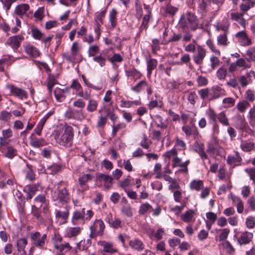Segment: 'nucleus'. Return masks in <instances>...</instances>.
I'll return each mask as SVG.
<instances>
[{
	"mask_svg": "<svg viewBox=\"0 0 255 255\" xmlns=\"http://www.w3.org/2000/svg\"><path fill=\"white\" fill-rule=\"evenodd\" d=\"M52 135L60 145L69 147L72 144L74 130L71 126L66 125L62 128L55 129Z\"/></svg>",
	"mask_w": 255,
	"mask_h": 255,
	"instance_id": "f257e3e1",
	"label": "nucleus"
},
{
	"mask_svg": "<svg viewBox=\"0 0 255 255\" xmlns=\"http://www.w3.org/2000/svg\"><path fill=\"white\" fill-rule=\"evenodd\" d=\"M197 16L193 13L187 11L183 15L179 22L180 27L183 30L190 28L192 31H195L198 28V24L196 23Z\"/></svg>",
	"mask_w": 255,
	"mask_h": 255,
	"instance_id": "f03ea898",
	"label": "nucleus"
},
{
	"mask_svg": "<svg viewBox=\"0 0 255 255\" xmlns=\"http://www.w3.org/2000/svg\"><path fill=\"white\" fill-rule=\"evenodd\" d=\"M53 199L60 203H68L70 201V194L67 188L58 187L53 193Z\"/></svg>",
	"mask_w": 255,
	"mask_h": 255,
	"instance_id": "7ed1b4c3",
	"label": "nucleus"
},
{
	"mask_svg": "<svg viewBox=\"0 0 255 255\" xmlns=\"http://www.w3.org/2000/svg\"><path fill=\"white\" fill-rule=\"evenodd\" d=\"M30 239L32 244L35 247L40 249L43 248L45 245V242L47 240V235L44 234L42 236L38 232L31 233Z\"/></svg>",
	"mask_w": 255,
	"mask_h": 255,
	"instance_id": "20e7f679",
	"label": "nucleus"
},
{
	"mask_svg": "<svg viewBox=\"0 0 255 255\" xmlns=\"http://www.w3.org/2000/svg\"><path fill=\"white\" fill-rule=\"evenodd\" d=\"M235 37L241 46H247L252 44V40L249 37L246 30L239 31L235 34Z\"/></svg>",
	"mask_w": 255,
	"mask_h": 255,
	"instance_id": "39448f33",
	"label": "nucleus"
},
{
	"mask_svg": "<svg viewBox=\"0 0 255 255\" xmlns=\"http://www.w3.org/2000/svg\"><path fill=\"white\" fill-rule=\"evenodd\" d=\"M23 39V36L20 35L11 36L7 39L5 44L9 46L15 51L19 48L21 41Z\"/></svg>",
	"mask_w": 255,
	"mask_h": 255,
	"instance_id": "423d86ee",
	"label": "nucleus"
},
{
	"mask_svg": "<svg viewBox=\"0 0 255 255\" xmlns=\"http://www.w3.org/2000/svg\"><path fill=\"white\" fill-rule=\"evenodd\" d=\"M206 55V49L201 46L198 45L197 47L196 52L193 56L194 62L197 65L202 64Z\"/></svg>",
	"mask_w": 255,
	"mask_h": 255,
	"instance_id": "0eeeda50",
	"label": "nucleus"
},
{
	"mask_svg": "<svg viewBox=\"0 0 255 255\" xmlns=\"http://www.w3.org/2000/svg\"><path fill=\"white\" fill-rule=\"evenodd\" d=\"M6 88L12 95L20 99H26L27 98V93L22 89L17 88L12 85H8L6 86Z\"/></svg>",
	"mask_w": 255,
	"mask_h": 255,
	"instance_id": "6e6552de",
	"label": "nucleus"
},
{
	"mask_svg": "<svg viewBox=\"0 0 255 255\" xmlns=\"http://www.w3.org/2000/svg\"><path fill=\"white\" fill-rule=\"evenodd\" d=\"M99 246H101L103 247V252L113 254L118 252L117 249L115 247L114 244L110 242H107L105 241H100L98 242Z\"/></svg>",
	"mask_w": 255,
	"mask_h": 255,
	"instance_id": "1a4fd4ad",
	"label": "nucleus"
},
{
	"mask_svg": "<svg viewBox=\"0 0 255 255\" xmlns=\"http://www.w3.org/2000/svg\"><path fill=\"white\" fill-rule=\"evenodd\" d=\"M244 14L242 12H233L230 13L231 19L238 22L239 24L245 28L248 25L247 20L243 17Z\"/></svg>",
	"mask_w": 255,
	"mask_h": 255,
	"instance_id": "9d476101",
	"label": "nucleus"
},
{
	"mask_svg": "<svg viewBox=\"0 0 255 255\" xmlns=\"http://www.w3.org/2000/svg\"><path fill=\"white\" fill-rule=\"evenodd\" d=\"M97 180L101 182H104V186L107 188L112 187L113 178L112 176L103 173H98L97 175Z\"/></svg>",
	"mask_w": 255,
	"mask_h": 255,
	"instance_id": "9b49d317",
	"label": "nucleus"
},
{
	"mask_svg": "<svg viewBox=\"0 0 255 255\" xmlns=\"http://www.w3.org/2000/svg\"><path fill=\"white\" fill-rule=\"evenodd\" d=\"M128 245L132 250L138 252H141L144 249L143 243L138 239H134L130 240Z\"/></svg>",
	"mask_w": 255,
	"mask_h": 255,
	"instance_id": "f8f14e48",
	"label": "nucleus"
},
{
	"mask_svg": "<svg viewBox=\"0 0 255 255\" xmlns=\"http://www.w3.org/2000/svg\"><path fill=\"white\" fill-rule=\"evenodd\" d=\"M38 184L28 185L25 186L24 191L26 193V200H30L38 190Z\"/></svg>",
	"mask_w": 255,
	"mask_h": 255,
	"instance_id": "ddd939ff",
	"label": "nucleus"
},
{
	"mask_svg": "<svg viewBox=\"0 0 255 255\" xmlns=\"http://www.w3.org/2000/svg\"><path fill=\"white\" fill-rule=\"evenodd\" d=\"M235 127L239 129H246L248 127V124L246 122L244 116L237 115L235 117Z\"/></svg>",
	"mask_w": 255,
	"mask_h": 255,
	"instance_id": "4468645a",
	"label": "nucleus"
},
{
	"mask_svg": "<svg viewBox=\"0 0 255 255\" xmlns=\"http://www.w3.org/2000/svg\"><path fill=\"white\" fill-rule=\"evenodd\" d=\"M211 94L212 95V97L210 99L211 100L218 99L220 97L225 95L226 92L224 89H222L221 87L215 85L212 87Z\"/></svg>",
	"mask_w": 255,
	"mask_h": 255,
	"instance_id": "2eb2a0df",
	"label": "nucleus"
},
{
	"mask_svg": "<svg viewBox=\"0 0 255 255\" xmlns=\"http://www.w3.org/2000/svg\"><path fill=\"white\" fill-rule=\"evenodd\" d=\"M25 53L33 58H36L40 55V52L37 48L31 44H27L24 47Z\"/></svg>",
	"mask_w": 255,
	"mask_h": 255,
	"instance_id": "dca6fc26",
	"label": "nucleus"
},
{
	"mask_svg": "<svg viewBox=\"0 0 255 255\" xmlns=\"http://www.w3.org/2000/svg\"><path fill=\"white\" fill-rule=\"evenodd\" d=\"M253 237L252 233L245 232L242 234L241 237L238 239V242L240 245H246L249 244Z\"/></svg>",
	"mask_w": 255,
	"mask_h": 255,
	"instance_id": "f3484780",
	"label": "nucleus"
},
{
	"mask_svg": "<svg viewBox=\"0 0 255 255\" xmlns=\"http://www.w3.org/2000/svg\"><path fill=\"white\" fill-rule=\"evenodd\" d=\"M85 210L83 208L81 211H75L73 214L72 222L73 224H77L78 220L85 219Z\"/></svg>",
	"mask_w": 255,
	"mask_h": 255,
	"instance_id": "a211bd4d",
	"label": "nucleus"
},
{
	"mask_svg": "<svg viewBox=\"0 0 255 255\" xmlns=\"http://www.w3.org/2000/svg\"><path fill=\"white\" fill-rule=\"evenodd\" d=\"M155 97L156 99H151V101L148 104V108L150 110H152L157 107L161 108L163 105V103L161 100L162 98L160 97V95L156 93L155 94Z\"/></svg>",
	"mask_w": 255,
	"mask_h": 255,
	"instance_id": "6ab92c4d",
	"label": "nucleus"
},
{
	"mask_svg": "<svg viewBox=\"0 0 255 255\" xmlns=\"http://www.w3.org/2000/svg\"><path fill=\"white\" fill-rule=\"evenodd\" d=\"M5 157L12 159L14 156H15L17 154V150L12 146L9 145L7 146L5 150L3 148V152H2Z\"/></svg>",
	"mask_w": 255,
	"mask_h": 255,
	"instance_id": "aec40b11",
	"label": "nucleus"
},
{
	"mask_svg": "<svg viewBox=\"0 0 255 255\" xmlns=\"http://www.w3.org/2000/svg\"><path fill=\"white\" fill-rule=\"evenodd\" d=\"M68 90L67 89H61L59 88H56L54 91V96L57 101L62 102L63 101L65 97V92Z\"/></svg>",
	"mask_w": 255,
	"mask_h": 255,
	"instance_id": "412c9836",
	"label": "nucleus"
},
{
	"mask_svg": "<svg viewBox=\"0 0 255 255\" xmlns=\"http://www.w3.org/2000/svg\"><path fill=\"white\" fill-rule=\"evenodd\" d=\"M126 72L128 77H130L131 79L134 80L140 78L142 76L141 73L134 68L127 70Z\"/></svg>",
	"mask_w": 255,
	"mask_h": 255,
	"instance_id": "4be33fe9",
	"label": "nucleus"
},
{
	"mask_svg": "<svg viewBox=\"0 0 255 255\" xmlns=\"http://www.w3.org/2000/svg\"><path fill=\"white\" fill-rule=\"evenodd\" d=\"M147 63V76L150 77L152 73V71L157 65V61L155 59H150L146 61Z\"/></svg>",
	"mask_w": 255,
	"mask_h": 255,
	"instance_id": "5701e85b",
	"label": "nucleus"
},
{
	"mask_svg": "<svg viewBox=\"0 0 255 255\" xmlns=\"http://www.w3.org/2000/svg\"><path fill=\"white\" fill-rule=\"evenodd\" d=\"M219 145L215 140H213L208 143L207 152L211 154H214L218 152Z\"/></svg>",
	"mask_w": 255,
	"mask_h": 255,
	"instance_id": "b1692460",
	"label": "nucleus"
},
{
	"mask_svg": "<svg viewBox=\"0 0 255 255\" xmlns=\"http://www.w3.org/2000/svg\"><path fill=\"white\" fill-rule=\"evenodd\" d=\"M27 244V241L25 238H20L17 241L16 247L17 251L19 253L25 254V248Z\"/></svg>",
	"mask_w": 255,
	"mask_h": 255,
	"instance_id": "393cba45",
	"label": "nucleus"
},
{
	"mask_svg": "<svg viewBox=\"0 0 255 255\" xmlns=\"http://www.w3.org/2000/svg\"><path fill=\"white\" fill-rule=\"evenodd\" d=\"M242 159L238 152H236L234 155H229L227 159V163L230 165L236 164L240 162Z\"/></svg>",
	"mask_w": 255,
	"mask_h": 255,
	"instance_id": "a878e982",
	"label": "nucleus"
},
{
	"mask_svg": "<svg viewBox=\"0 0 255 255\" xmlns=\"http://www.w3.org/2000/svg\"><path fill=\"white\" fill-rule=\"evenodd\" d=\"M240 147L244 152H249L255 148V143L251 141H244L242 142Z\"/></svg>",
	"mask_w": 255,
	"mask_h": 255,
	"instance_id": "bb28decb",
	"label": "nucleus"
},
{
	"mask_svg": "<svg viewBox=\"0 0 255 255\" xmlns=\"http://www.w3.org/2000/svg\"><path fill=\"white\" fill-rule=\"evenodd\" d=\"M204 184L202 180H193L190 183V188L191 190H195L196 191H199L203 188Z\"/></svg>",
	"mask_w": 255,
	"mask_h": 255,
	"instance_id": "cd10ccee",
	"label": "nucleus"
},
{
	"mask_svg": "<svg viewBox=\"0 0 255 255\" xmlns=\"http://www.w3.org/2000/svg\"><path fill=\"white\" fill-rule=\"evenodd\" d=\"M82 228L80 227L70 228L67 231V236L69 238H75L80 234Z\"/></svg>",
	"mask_w": 255,
	"mask_h": 255,
	"instance_id": "c85d7f7f",
	"label": "nucleus"
},
{
	"mask_svg": "<svg viewBox=\"0 0 255 255\" xmlns=\"http://www.w3.org/2000/svg\"><path fill=\"white\" fill-rule=\"evenodd\" d=\"M227 34V32H225L221 33L217 37V43L218 45L223 46H226L228 45L229 42L228 40Z\"/></svg>",
	"mask_w": 255,
	"mask_h": 255,
	"instance_id": "c756f323",
	"label": "nucleus"
},
{
	"mask_svg": "<svg viewBox=\"0 0 255 255\" xmlns=\"http://www.w3.org/2000/svg\"><path fill=\"white\" fill-rule=\"evenodd\" d=\"M66 117L68 118H73L77 120H81L83 119V116L81 115L80 111L76 110H71L69 112L66 113Z\"/></svg>",
	"mask_w": 255,
	"mask_h": 255,
	"instance_id": "7c9ffc66",
	"label": "nucleus"
},
{
	"mask_svg": "<svg viewBox=\"0 0 255 255\" xmlns=\"http://www.w3.org/2000/svg\"><path fill=\"white\" fill-rule=\"evenodd\" d=\"M194 149L195 151L199 154L203 160L207 158V155L204 150L203 144L197 143L195 145Z\"/></svg>",
	"mask_w": 255,
	"mask_h": 255,
	"instance_id": "2f4dec72",
	"label": "nucleus"
},
{
	"mask_svg": "<svg viewBox=\"0 0 255 255\" xmlns=\"http://www.w3.org/2000/svg\"><path fill=\"white\" fill-rule=\"evenodd\" d=\"M217 119L218 121L224 126L228 127L230 125L229 119L224 111H222L218 114Z\"/></svg>",
	"mask_w": 255,
	"mask_h": 255,
	"instance_id": "473e14b6",
	"label": "nucleus"
},
{
	"mask_svg": "<svg viewBox=\"0 0 255 255\" xmlns=\"http://www.w3.org/2000/svg\"><path fill=\"white\" fill-rule=\"evenodd\" d=\"M182 130L185 133L186 137H189L194 134V131L197 134L198 131L196 127H191L188 125L183 126L182 127Z\"/></svg>",
	"mask_w": 255,
	"mask_h": 255,
	"instance_id": "72a5a7b5",
	"label": "nucleus"
},
{
	"mask_svg": "<svg viewBox=\"0 0 255 255\" xmlns=\"http://www.w3.org/2000/svg\"><path fill=\"white\" fill-rule=\"evenodd\" d=\"M29 9V6L28 4H21L15 7V12L17 15H21L25 14Z\"/></svg>",
	"mask_w": 255,
	"mask_h": 255,
	"instance_id": "f704fd0d",
	"label": "nucleus"
},
{
	"mask_svg": "<svg viewBox=\"0 0 255 255\" xmlns=\"http://www.w3.org/2000/svg\"><path fill=\"white\" fill-rule=\"evenodd\" d=\"M117 11L115 9H112L109 14V20L112 28H114L117 24Z\"/></svg>",
	"mask_w": 255,
	"mask_h": 255,
	"instance_id": "c9c22d12",
	"label": "nucleus"
},
{
	"mask_svg": "<svg viewBox=\"0 0 255 255\" xmlns=\"http://www.w3.org/2000/svg\"><path fill=\"white\" fill-rule=\"evenodd\" d=\"M232 200L235 204H237V212L240 214L242 213L244 211V203L241 199L237 196H234L232 197Z\"/></svg>",
	"mask_w": 255,
	"mask_h": 255,
	"instance_id": "e433bc0d",
	"label": "nucleus"
},
{
	"mask_svg": "<svg viewBox=\"0 0 255 255\" xmlns=\"http://www.w3.org/2000/svg\"><path fill=\"white\" fill-rule=\"evenodd\" d=\"M146 86H147V82L145 80H142L138 83L136 85L131 87V90L132 91L138 93L145 88Z\"/></svg>",
	"mask_w": 255,
	"mask_h": 255,
	"instance_id": "4c0bfd02",
	"label": "nucleus"
},
{
	"mask_svg": "<svg viewBox=\"0 0 255 255\" xmlns=\"http://www.w3.org/2000/svg\"><path fill=\"white\" fill-rule=\"evenodd\" d=\"M255 1H251L250 2L242 3L240 5V8L244 14L248 11L250 8L255 6Z\"/></svg>",
	"mask_w": 255,
	"mask_h": 255,
	"instance_id": "58836bf2",
	"label": "nucleus"
},
{
	"mask_svg": "<svg viewBox=\"0 0 255 255\" xmlns=\"http://www.w3.org/2000/svg\"><path fill=\"white\" fill-rule=\"evenodd\" d=\"M151 143V141L148 139L146 134L145 133H143L142 139L139 143L140 145L145 149H148Z\"/></svg>",
	"mask_w": 255,
	"mask_h": 255,
	"instance_id": "ea45409f",
	"label": "nucleus"
},
{
	"mask_svg": "<svg viewBox=\"0 0 255 255\" xmlns=\"http://www.w3.org/2000/svg\"><path fill=\"white\" fill-rule=\"evenodd\" d=\"M247 60L248 62H255V47H250L246 51Z\"/></svg>",
	"mask_w": 255,
	"mask_h": 255,
	"instance_id": "a19ab883",
	"label": "nucleus"
},
{
	"mask_svg": "<svg viewBox=\"0 0 255 255\" xmlns=\"http://www.w3.org/2000/svg\"><path fill=\"white\" fill-rule=\"evenodd\" d=\"M206 116H207L210 121L216 122L218 115L216 114L215 111L212 108H209L206 112Z\"/></svg>",
	"mask_w": 255,
	"mask_h": 255,
	"instance_id": "79ce46f5",
	"label": "nucleus"
},
{
	"mask_svg": "<svg viewBox=\"0 0 255 255\" xmlns=\"http://www.w3.org/2000/svg\"><path fill=\"white\" fill-rule=\"evenodd\" d=\"M63 238L59 234L55 233L51 238V241L54 244V248L56 249L62 241Z\"/></svg>",
	"mask_w": 255,
	"mask_h": 255,
	"instance_id": "37998d69",
	"label": "nucleus"
},
{
	"mask_svg": "<svg viewBox=\"0 0 255 255\" xmlns=\"http://www.w3.org/2000/svg\"><path fill=\"white\" fill-rule=\"evenodd\" d=\"M93 179V176L90 174H83L79 178V183L81 185H85L89 181Z\"/></svg>",
	"mask_w": 255,
	"mask_h": 255,
	"instance_id": "c03bdc74",
	"label": "nucleus"
},
{
	"mask_svg": "<svg viewBox=\"0 0 255 255\" xmlns=\"http://www.w3.org/2000/svg\"><path fill=\"white\" fill-rule=\"evenodd\" d=\"M97 106V102L96 100L90 99L88 100L87 110L90 112H93L96 110Z\"/></svg>",
	"mask_w": 255,
	"mask_h": 255,
	"instance_id": "a18cd8bd",
	"label": "nucleus"
},
{
	"mask_svg": "<svg viewBox=\"0 0 255 255\" xmlns=\"http://www.w3.org/2000/svg\"><path fill=\"white\" fill-rule=\"evenodd\" d=\"M75 55L73 53L65 52L62 54V57L68 63H74L75 62Z\"/></svg>",
	"mask_w": 255,
	"mask_h": 255,
	"instance_id": "49530a36",
	"label": "nucleus"
},
{
	"mask_svg": "<svg viewBox=\"0 0 255 255\" xmlns=\"http://www.w3.org/2000/svg\"><path fill=\"white\" fill-rule=\"evenodd\" d=\"M108 222L110 226L113 228L117 229L122 227V222L119 219L115 218L114 220L109 219Z\"/></svg>",
	"mask_w": 255,
	"mask_h": 255,
	"instance_id": "de8ad7c7",
	"label": "nucleus"
},
{
	"mask_svg": "<svg viewBox=\"0 0 255 255\" xmlns=\"http://www.w3.org/2000/svg\"><path fill=\"white\" fill-rule=\"evenodd\" d=\"M155 118L158 122V123L156 124L157 128L161 129H166L167 128L168 125L163 122V119L161 116L159 115H156L155 116Z\"/></svg>",
	"mask_w": 255,
	"mask_h": 255,
	"instance_id": "09e8293b",
	"label": "nucleus"
},
{
	"mask_svg": "<svg viewBox=\"0 0 255 255\" xmlns=\"http://www.w3.org/2000/svg\"><path fill=\"white\" fill-rule=\"evenodd\" d=\"M210 60L211 62V67L213 70L219 66L222 63V62L220 60V59L218 57L214 56H211L210 57Z\"/></svg>",
	"mask_w": 255,
	"mask_h": 255,
	"instance_id": "8fccbe9b",
	"label": "nucleus"
},
{
	"mask_svg": "<svg viewBox=\"0 0 255 255\" xmlns=\"http://www.w3.org/2000/svg\"><path fill=\"white\" fill-rule=\"evenodd\" d=\"M193 214L194 212L193 211H187L181 216V219L184 222H189L192 220Z\"/></svg>",
	"mask_w": 255,
	"mask_h": 255,
	"instance_id": "3c124183",
	"label": "nucleus"
},
{
	"mask_svg": "<svg viewBox=\"0 0 255 255\" xmlns=\"http://www.w3.org/2000/svg\"><path fill=\"white\" fill-rule=\"evenodd\" d=\"M152 209V206L148 203L142 204L140 205L139 209V213L141 215H144L147 212Z\"/></svg>",
	"mask_w": 255,
	"mask_h": 255,
	"instance_id": "603ef678",
	"label": "nucleus"
},
{
	"mask_svg": "<svg viewBox=\"0 0 255 255\" xmlns=\"http://www.w3.org/2000/svg\"><path fill=\"white\" fill-rule=\"evenodd\" d=\"M216 75L219 79H225L227 75V70L225 68L221 67L217 71Z\"/></svg>",
	"mask_w": 255,
	"mask_h": 255,
	"instance_id": "864d4df0",
	"label": "nucleus"
},
{
	"mask_svg": "<svg viewBox=\"0 0 255 255\" xmlns=\"http://www.w3.org/2000/svg\"><path fill=\"white\" fill-rule=\"evenodd\" d=\"M238 66L243 68V69H248L251 67V64L247 63L244 58H239L236 61Z\"/></svg>",
	"mask_w": 255,
	"mask_h": 255,
	"instance_id": "5fc2aeb1",
	"label": "nucleus"
},
{
	"mask_svg": "<svg viewBox=\"0 0 255 255\" xmlns=\"http://www.w3.org/2000/svg\"><path fill=\"white\" fill-rule=\"evenodd\" d=\"M40 208V207H37L35 205H32L31 207V214L37 219H39L41 218Z\"/></svg>",
	"mask_w": 255,
	"mask_h": 255,
	"instance_id": "6e6d98bb",
	"label": "nucleus"
},
{
	"mask_svg": "<svg viewBox=\"0 0 255 255\" xmlns=\"http://www.w3.org/2000/svg\"><path fill=\"white\" fill-rule=\"evenodd\" d=\"M126 127V125L124 123H120L116 126H113L112 127V137H114L116 136L117 131L122 128H125Z\"/></svg>",
	"mask_w": 255,
	"mask_h": 255,
	"instance_id": "4d7b16f0",
	"label": "nucleus"
},
{
	"mask_svg": "<svg viewBox=\"0 0 255 255\" xmlns=\"http://www.w3.org/2000/svg\"><path fill=\"white\" fill-rule=\"evenodd\" d=\"M77 95L85 100H89L91 99L90 91L88 90H86L84 91L81 89L78 92Z\"/></svg>",
	"mask_w": 255,
	"mask_h": 255,
	"instance_id": "13d9d810",
	"label": "nucleus"
},
{
	"mask_svg": "<svg viewBox=\"0 0 255 255\" xmlns=\"http://www.w3.org/2000/svg\"><path fill=\"white\" fill-rule=\"evenodd\" d=\"M103 110L106 112V116L109 117L112 122H115L117 120L118 117L113 111L109 110L106 106L104 107Z\"/></svg>",
	"mask_w": 255,
	"mask_h": 255,
	"instance_id": "bf43d9fd",
	"label": "nucleus"
},
{
	"mask_svg": "<svg viewBox=\"0 0 255 255\" xmlns=\"http://www.w3.org/2000/svg\"><path fill=\"white\" fill-rule=\"evenodd\" d=\"M56 217L61 218L63 220H66L69 216V211L66 210L65 211L62 212L59 210H56Z\"/></svg>",
	"mask_w": 255,
	"mask_h": 255,
	"instance_id": "052dcab7",
	"label": "nucleus"
},
{
	"mask_svg": "<svg viewBox=\"0 0 255 255\" xmlns=\"http://www.w3.org/2000/svg\"><path fill=\"white\" fill-rule=\"evenodd\" d=\"M34 201L36 204L40 203L39 207H41L42 204L46 203L45 196L43 194H39L34 198Z\"/></svg>",
	"mask_w": 255,
	"mask_h": 255,
	"instance_id": "680f3d73",
	"label": "nucleus"
},
{
	"mask_svg": "<svg viewBox=\"0 0 255 255\" xmlns=\"http://www.w3.org/2000/svg\"><path fill=\"white\" fill-rule=\"evenodd\" d=\"M162 133L160 130L156 129H153L152 131L151 138L153 140L160 141L161 139Z\"/></svg>",
	"mask_w": 255,
	"mask_h": 255,
	"instance_id": "e2e57ef3",
	"label": "nucleus"
},
{
	"mask_svg": "<svg viewBox=\"0 0 255 255\" xmlns=\"http://www.w3.org/2000/svg\"><path fill=\"white\" fill-rule=\"evenodd\" d=\"M31 34L32 37L36 39L40 40L41 39L43 34L41 32L36 28H32L31 29Z\"/></svg>",
	"mask_w": 255,
	"mask_h": 255,
	"instance_id": "0e129e2a",
	"label": "nucleus"
},
{
	"mask_svg": "<svg viewBox=\"0 0 255 255\" xmlns=\"http://www.w3.org/2000/svg\"><path fill=\"white\" fill-rule=\"evenodd\" d=\"M206 44L212 52H214L216 54L218 55H220V51L218 49H216L211 40L208 39L206 41Z\"/></svg>",
	"mask_w": 255,
	"mask_h": 255,
	"instance_id": "69168bd1",
	"label": "nucleus"
},
{
	"mask_svg": "<svg viewBox=\"0 0 255 255\" xmlns=\"http://www.w3.org/2000/svg\"><path fill=\"white\" fill-rule=\"evenodd\" d=\"M249 106H250V104L247 101H244L239 103L237 107L239 111L244 112Z\"/></svg>",
	"mask_w": 255,
	"mask_h": 255,
	"instance_id": "338daca9",
	"label": "nucleus"
},
{
	"mask_svg": "<svg viewBox=\"0 0 255 255\" xmlns=\"http://www.w3.org/2000/svg\"><path fill=\"white\" fill-rule=\"evenodd\" d=\"M2 135L0 137L3 138H9L13 135V132L10 128L3 129L2 130Z\"/></svg>",
	"mask_w": 255,
	"mask_h": 255,
	"instance_id": "774afa93",
	"label": "nucleus"
}]
</instances>
